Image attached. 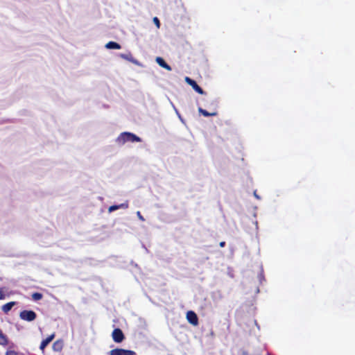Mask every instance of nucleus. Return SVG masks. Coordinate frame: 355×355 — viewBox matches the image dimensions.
Returning <instances> with one entry per match:
<instances>
[{"instance_id":"1","label":"nucleus","mask_w":355,"mask_h":355,"mask_svg":"<svg viewBox=\"0 0 355 355\" xmlns=\"http://www.w3.org/2000/svg\"><path fill=\"white\" fill-rule=\"evenodd\" d=\"M140 137H137L136 135L128 132H124L119 135V136L116 139V142L120 144L123 145L126 142H139L141 141Z\"/></svg>"},{"instance_id":"2","label":"nucleus","mask_w":355,"mask_h":355,"mask_svg":"<svg viewBox=\"0 0 355 355\" xmlns=\"http://www.w3.org/2000/svg\"><path fill=\"white\" fill-rule=\"evenodd\" d=\"M19 317L21 320L32 322L37 318V314L31 310H24L20 312Z\"/></svg>"},{"instance_id":"3","label":"nucleus","mask_w":355,"mask_h":355,"mask_svg":"<svg viewBox=\"0 0 355 355\" xmlns=\"http://www.w3.org/2000/svg\"><path fill=\"white\" fill-rule=\"evenodd\" d=\"M112 337L114 341L117 343H121L125 338L122 330L119 328H116L113 330Z\"/></svg>"},{"instance_id":"4","label":"nucleus","mask_w":355,"mask_h":355,"mask_svg":"<svg viewBox=\"0 0 355 355\" xmlns=\"http://www.w3.org/2000/svg\"><path fill=\"white\" fill-rule=\"evenodd\" d=\"M109 355H137L134 351L124 349H114L110 351Z\"/></svg>"},{"instance_id":"5","label":"nucleus","mask_w":355,"mask_h":355,"mask_svg":"<svg viewBox=\"0 0 355 355\" xmlns=\"http://www.w3.org/2000/svg\"><path fill=\"white\" fill-rule=\"evenodd\" d=\"M185 81L192 87V88L198 94H204L205 92L203 91V89L197 84V83L194 80L191 79L189 77L185 78Z\"/></svg>"},{"instance_id":"6","label":"nucleus","mask_w":355,"mask_h":355,"mask_svg":"<svg viewBox=\"0 0 355 355\" xmlns=\"http://www.w3.org/2000/svg\"><path fill=\"white\" fill-rule=\"evenodd\" d=\"M187 319L190 324H191L194 326H196L198 324V316H197L196 313L193 311H189L187 313Z\"/></svg>"},{"instance_id":"7","label":"nucleus","mask_w":355,"mask_h":355,"mask_svg":"<svg viewBox=\"0 0 355 355\" xmlns=\"http://www.w3.org/2000/svg\"><path fill=\"white\" fill-rule=\"evenodd\" d=\"M55 336V334L53 333L52 334L49 335L46 338L44 339L40 346V349L44 352L46 346L54 339Z\"/></svg>"},{"instance_id":"8","label":"nucleus","mask_w":355,"mask_h":355,"mask_svg":"<svg viewBox=\"0 0 355 355\" xmlns=\"http://www.w3.org/2000/svg\"><path fill=\"white\" fill-rule=\"evenodd\" d=\"M156 62L162 67L164 68L165 69L168 70V71H171V66H169L166 62L165 60L161 58V57H157L156 59Z\"/></svg>"},{"instance_id":"9","label":"nucleus","mask_w":355,"mask_h":355,"mask_svg":"<svg viewBox=\"0 0 355 355\" xmlns=\"http://www.w3.org/2000/svg\"><path fill=\"white\" fill-rule=\"evenodd\" d=\"M63 348V342L61 340H58L53 343L52 349L55 352H61Z\"/></svg>"},{"instance_id":"10","label":"nucleus","mask_w":355,"mask_h":355,"mask_svg":"<svg viewBox=\"0 0 355 355\" xmlns=\"http://www.w3.org/2000/svg\"><path fill=\"white\" fill-rule=\"evenodd\" d=\"M15 304V302H10L3 305L1 309L5 313H8Z\"/></svg>"},{"instance_id":"11","label":"nucleus","mask_w":355,"mask_h":355,"mask_svg":"<svg viewBox=\"0 0 355 355\" xmlns=\"http://www.w3.org/2000/svg\"><path fill=\"white\" fill-rule=\"evenodd\" d=\"M128 207V202H124V203H122L121 205H112V206H110L108 209V211L109 212H112V211H114L119 208H123V209H127Z\"/></svg>"},{"instance_id":"12","label":"nucleus","mask_w":355,"mask_h":355,"mask_svg":"<svg viewBox=\"0 0 355 355\" xmlns=\"http://www.w3.org/2000/svg\"><path fill=\"white\" fill-rule=\"evenodd\" d=\"M105 47L109 49H120L121 45L115 42H109L105 44Z\"/></svg>"},{"instance_id":"13","label":"nucleus","mask_w":355,"mask_h":355,"mask_svg":"<svg viewBox=\"0 0 355 355\" xmlns=\"http://www.w3.org/2000/svg\"><path fill=\"white\" fill-rule=\"evenodd\" d=\"M198 112L204 116H214L218 114L217 112H209L207 110L202 109V107L198 108Z\"/></svg>"},{"instance_id":"14","label":"nucleus","mask_w":355,"mask_h":355,"mask_svg":"<svg viewBox=\"0 0 355 355\" xmlns=\"http://www.w3.org/2000/svg\"><path fill=\"white\" fill-rule=\"evenodd\" d=\"M8 344V337L3 332H0V345L6 346Z\"/></svg>"},{"instance_id":"15","label":"nucleus","mask_w":355,"mask_h":355,"mask_svg":"<svg viewBox=\"0 0 355 355\" xmlns=\"http://www.w3.org/2000/svg\"><path fill=\"white\" fill-rule=\"evenodd\" d=\"M120 57L122 58L123 59H125L130 62H132L134 63L136 62V61L135 60V59L132 57V55L130 53H127V54L121 53V54H120Z\"/></svg>"},{"instance_id":"16","label":"nucleus","mask_w":355,"mask_h":355,"mask_svg":"<svg viewBox=\"0 0 355 355\" xmlns=\"http://www.w3.org/2000/svg\"><path fill=\"white\" fill-rule=\"evenodd\" d=\"M31 297L34 301H38L43 297V295L40 293H34L32 294Z\"/></svg>"},{"instance_id":"17","label":"nucleus","mask_w":355,"mask_h":355,"mask_svg":"<svg viewBox=\"0 0 355 355\" xmlns=\"http://www.w3.org/2000/svg\"><path fill=\"white\" fill-rule=\"evenodd\" d=\"M5 355H24L21 353H19L15 350H8Z\"/></svg>"},{"instance_id":"18","label":"nucleus","mask_w":355,"mask_h":355,"mask_svg":"<svg viewBox=\"0 0 355 355\" xmlns=\"http://www.w3.org/2000/svg\"><path fill=\"white\" fill-rule=\"evenodd\" d=\"M153 21L155 24L156 26L159 28L160 27V21L159 19L157 17H155L153 18Z\"/></svg>"},{"instance_id":"19","label":"nucleus","mask_w":355,"mask_h":355,"mask_svg":"<svg viewBox=\"0 0 355 355\" xmlns=\"http://www.w3.org/2000/svg\"><path fill=\"white\" fill-rule=\"evenodd\" d=\"M4 290L5 288H0V300L5 298Z\"/></svg>"},{"instance_id":"20","label":"nucleus","mask_w":355,"mask_h":355,"mask_svg":"<svg viewBox=\"0 0 355 355\" xmlns=\"http://www.w3.org/2000/svg\"><path fill=\"white\" fill-rule=\"evenodd\" d=\"M137 216H138L139 218L141 220H142V221H144V217L142 216V215L141 214L140 211H137Z\"/></svg>"},{"instance_id":"21","label":"nucleus","mask_w":355,"mask_h":355,"mask_svg":"<svg viewBox=\"0 0 355 355\" xmlns=\"http://www.w3.org/2000/svg\"><path fill=\"white\" fill-rule=\"evenodd\" d=\"M211 105H214L216 108L217 105H218V103L216 102V101L213 100L211 102Z\"/></svg>"},{"instance_id":"22","label":"nucleus","mask_w":355,"mask_h":355,"mask_svg":"<svg viewBox=\"0 0 355 355\" xmlns=\"http://www.w3.org/2000/svg\"><path fill=\"white\" fill-rule=\"evenodd\" d=\"M219 245H220V247L223 248V247H224L225 245V241H221Z\"/></svg>"},{"instance_id":"23","label":"nucleus","mask_w":355,"mask_h":355,"mask_svg":"<svg viewBox=\"0 0 355 355\" xmlns=\"http://www.w3.org/2000/svg\"><path fill=\"white\" fill-rule=\"evenodd\" d=\"M242 355H250L248 352H243Z\"/></svg>"},{"instance_id":"24","label":"nucleus","mask_w":355,"mask_h":355,"mask_svg":"<svg viewBox=\"0 0 355 355\" xmlns=\"http://www.w3.org/2000/svg\"><path fill=\"white\" fill-rule=\"evenodd\" d=\"M0 332H2V331L0 329Z\"/></svg>"}]
</instances>
